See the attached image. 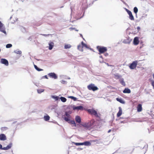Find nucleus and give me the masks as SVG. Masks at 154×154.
<instances>
[{"label": "nucleus", "mask_w": 154, "mask_h": 154, "mask_svg": "<svg viewBox=\"0 0 154 154\" xmlns=\"http://www.w3.org/2000/svg\"><path fill=\"white\" fill-rule=\"evenodd\" d=\"M97 48L99 52V54L103 53L106 52L107 50V48L105 47L98 46L97 47Z\"/></svg>", "instance_id": "obj_1"}, {"label": "nucleus", "mask_w": 154, "mask_h": 154, "mask_svg": "<svg viewBox=\"0 0 154 154\" xmlns=\"http://www.w3.org/2000/svg\"><path fill=\"white\" fill-rule=\"evenodd\" d=\"M88 112L90 114L94 115L97 117H100V116L97 113V112L93 109H89L87 110Z\"/></svg>", "instance_id": "obj_2"}, {"label": "nucleus", "mask_w": 154, "mask_h": 154, "mask_svg": "<svg viewBox=\"0 0 154 154\" xmlns=\"http://www.w3.org/2000/svg\"><path fill=\"white\" fill-rule=\"evenodd\" d=\"M88 88L90 90H92L93 91H95L97 90L98 89V88L95 86L94 85L92 84H91L88 86Z\"/></svg>", "instance_id": "obj_3"}, {"label": "nucleus", "mask_w": 154, "mask_h": 154, "mask_svg": "<svg viewBox=\"0 0 154 154\" xmlns=\"http://www.w3.org/2000/svg\"><path fill=\"white\" fill-rule=\"evenodd\" d=\"M137 60L133 62L129 66L130 68L131 69H134L135 68L137 64Z\"/></svg>", "instance_id": "obj_4"}, {"label": "nucleus", "mask_w": 154, "mask_h": 154, "mask_svg": "<svg viewBox=\"0 0 154 154\" xmlns=\"http://www.w3.org/2000/svg\"><path fill=\"white\" fill-rule=\"evenodd\" d=\"M0 31L5 34H6V32L5 30V27L4 26V24L0 21Z\"/></svg>", "instance_id": "obj_5"}, {"label": "nucleus", "mask_w": 154, "mask_h": 154, "mask_svg": "<svg viewBox=\"0 0 154 154\" xmlns=\"http://www.w3.org/2000/svg\"><path fill=\"white\" fill-rule=\"evenodd\" d=\"M12 146V143H10L6 147H4L2 148V145L0 144V149H3L4 150H8L11 148Z\"/></svg>", "instance_id": "obj_6"}, {"label": "nucleus", "mask_w": 154, "mask_h": 154, "mask_svg": "<svg viewBox=\"0 0 154 154\" xmlns=\"http://www.w3.org/2000/svg\"><path fill=\"white\" fill-rule=\"evenodd\" d=\"M126 11L128 13V14L129 15V18L131 20H134V16L132 14V12L131 11L128 9L126 10Z\"/></svg>", "instance_id": "obj_7"}, {"label": "nucleus", "mask_w": 154, "mask_h": 154, "mask_svg": "<svg viewBox=\"0 0 154 154\" xmlns=\"http://www.w3.org/2000/svg\"><path fill=\"white\" fill-rule=\"evenodd\" d=\"M48 75L50 78L56 79L57 78V76L54 72H51L48 74Z\"/></svg>", "instance_id": "obj_8"}, {"label": "nucleus", "mask_w": 154, "mask_h": 154, "mask_svg": "<svg viewBox=\"0 0 154 154\" xmlns=\"http://www.w3.org/2000/svg\"><path fill=\"white\" fill-rule=\"evenodd\" d=\"M0 62L1 63L4 64L6 66H8L9 65L8 62V60L4 58L1 59Z\"/></svg>", "instance_id": "obj_9"}, {"label": "nucleus", "mask_w": 154, "mask_h": 154, "mask_svg": "<svg viewBox=\"0 0 154 154\" xmlns=\"http://www.w3.org/2000/svg\"><path fill=\"white\" fill-rule=\"evenodd\" d=\"M90 128H93L95 126V121L94 120L92 119L91 120L90 122H88Z\"/></svg>", "instance_id": "obj_10"}, {"label": "nucleus", "mask_w": 154, "mask_h": 154, "mask_svg": "<svg viewBox=\"0 0 154 154\" xmlns=\"http://www.w3.org/2000/svg\"><path fill=\"white\" fill-rule=\"evenodd\" d=\"M139 38L137 37H135L134 39L133 44L135 45H137L139 44Z\"/></svg>", "instance_id": "obj_11"}, {"label": "nucleus", "mask_w": 154, "mask_h": 154, "mask_svg": "<svg viewBox=\"0 0 154 154\" xmlns=\"http://www.w3.org/2000/svg\"><path fill=\"white\" fill-rule=\"evenodd\" d=\"M6 139V137L5 135L4 134H0V140H5Z\"/></svg>", "instance_id": "obj_12"}, {"label": "nucleus", "mask_w": 154, "mask_h": 154, "mask_svg": "<svg viewBox=\"0 0 154 154\" xmlns=\"http://www.w3.org/2000/svg\"><path fill=\"white\" fill-rule=\"evenodd\" d=\"M137 111L138 112H140L142 110V105L141 104H139L137 106Z\"/></svg>", "instance_id": "obj_13"}, {"label": "nucleus", "mask_w": 154, "mask_h": 154, "mask_svg": "<svg viewBox=\"0 0 154 154\" xmlns=\"http://www.w3.org/2000/svg\"><path fill=\"white\" fill-rule=\"evenodd\" d=\"M75 120L76 122L80 123L81 122V119L80 116H77L75 117Z\"/></svg>", "instance_id": "obj_14"}, {"label": "nucleus", "mask_w": 154, "mask_h": 154, "mask_svg": "<svg viewBox=\"0 0 154 154\" xmlns=\"http://www.w3.org/2000/svg\"><path fill=\"white\" fill-rule=\"evenodd\" d=\"M83 108V107L82 106H79L74 107H73V109L74 110L76 109L79 110L82 109Z\"/></svg>", "instance_id": "obj_15"}, {"label": "nucleus", "mask_w": 154, "mask_h": 154, "mask_svg": "<svg viewBox=\"0 0 154 154\" xmlns=\"http://www.w3.org/2000/svg\"><path fill=\"white\" fill-rule=\"evenodd\" d=\"M119 111L117 114V117H119V116H120L122 114V109L120 107H119Z\"/></svg>", "instance_id": "obj_16"}, {"label": "nucleus", "mask_w": 154, "mask_h": 154, "mask_svg": "<svg viewBox=\"0 0 154 154\" xmlns=\"http://www.w3.org/2000/svg\"><path fill=\"white\" fill-rule=\"evenodd\" d=\"M82 126L84 127L87 128H90L89 122L83 124L82 125Z\"/></svg>", "instance_id": "obj_17"}, {"label": "nucleus", "mask_w": 154, "mask_h": 154, "mask_svg": "<svg viewBox=\"0 0 154 154\" xmlns=\"http://www.w3.org/2000/svg\"><path fill=\"white\" fill-rule=\"evenodd\" d=\"M131 42V40H130L129 38H127L124 40L123 41V42L125 44H129Z\"/></svg>", "instance_id": "obj_18"}, {"label": "nucleus", "mask_w": 154, "mask_h": 154, "mask_svg": "<svg viewBox=\"0 0 154 154\" xmlns=\"http://www.w3.org/2000/svg\"><path fill=\"white\" fill-rule=\"evenodd\" d=\"M124 93H130L131 92L130 90L128 88H125L123 91Z\"/></svg>", "instance_id": "obj_19"}, {"label": "nucleus", "mask_w": 154, "mask_h": 154, "mask_svg": "<svg viewBox=\"0 0 154 154\" xmlns=\"http://www.w3.org/2000/svg\"><path fill=\"white\" fill-rule=\"evenodd\" d=\"M83 145L86 146H91V143L90 142L87 141L82 143V145Z\"/></svg>", "instance_id": "obj_20"}, {"label": "nucleus", "mask_w": 154, "mask_h": 154, "mask_svg": "<svg viewBox=\"0 0 154 154\" xmlns=\"http://www.w3.org/2000/svg\"><path fill=\"white\" fill-rule=\"evenodd\" d=\"M119 82L121 84L123 85V86H125V82L124 81V79H119Z\"/></svg>", "instance_id": "obj_21"}, {"label": "nucleus", "mask_w": 154, "mask_h": 154, "mask_svg": "<svg viewBox=\"0 0 154 154\" xmlns=\"http://www.w3.org/2000/svg\"><path fill=\"white\" fill-rule=\"evenodd\" d=\"M49 49L50 50H51L54 46V43L53 42H50L49 44Z\"/></svg>", "instance_id": "obj_22"}, {"label": "nucleus", "mask_w": 154, "mask_h": 154, "mask_svg": "<svg viewBox=\"0 0 154 154\" xmlns=\"http://www.w3.org/2000/svg\"><path fill=\"white\" fill-rule=\"evenodd\" d=\"M116 100L117 101L121 103H125V102L122 99L117 98H116Z\"/></svg>", "instance_id": "obj_23"}, {"label": "nucleus", "mask_w": 154, "mask_h": 154, "mask_svg": "<svg viewBox=\"0 0 154 154\" xmlns=\"http://www.w3.org/2000/svg\"><path fill=\"white\" fill-rule=\"evenodd\" d=\"M69 123H70L71 124L73 125H72L73 126L76 127V125L74 120H70Z\"/></svg>", "instance_id": "obj_24"}, {"label": "nucleus", "mask_w": 154, "mask_h": 154, "mask_svg": "<svg viewBox=\"0 0 154 154\" xmlns=\"http://www.w3.org/2000/svg\"><path fill=\"white\" fill-rule=\"evenodd\" d=\"M44 119L45 121H48L49 120L50 117L49 116H44Z\"/></svg>", "instance_id": "obj_25"}, {"label": "nucleus", "mask_w": 154, "mask_h": 154, "mask_svg": "<svg viewBox=\"0 0 154 154\" xmlns=\"http://www.w3.org/2000/svg\"><path fill=\"white\" fill-rule=\"evenodd\" d=\"M83 46L81 45H79L78 46V49L80 51H83Z\"/></svg>", "instance_id": "obj_26"}, {"label": "nucleus", "mask_w": 154, "mask_h": 154, "mask_svg": "<svg viewBox=\"0 0 154 154\" xmlns=\"http://www.w3.org/2000/svg\"><path fill=\"white\" fill-rule=\"evenodd\" d=\"M60 99L61 101L63 102H65L66 101V99L65 97H60Z\"/></svg>", "instance_id": "obj_27"}, {"label": "nucleus", "mask_w": 154, "mask_h": 154, "mask_svg": "<svg viewBox=\"0 0 154 154\" xmlns=\"http://www.w3.org/2000/svg\"><path fill=\"white\" fill-rule=\"evenodd\" d=\"M71 47V46L69 44H66L64 45V48L65 49L70 48Z\"/></svg>", "instance_id": "obj_28"}, {"label": "nucleus", "mask_w": 154, "mask_h": 154, "mask_svg": "<svg viewBox=\"0 0 154 154\" xmlns=\"http://www.w3.org/2000/svg\"><path fill=\"white\" fill-rule=\"evenodd\" d=\"M34 66L35 69L38 71L43 70L42 69L39 68H38L37 66L35 65H34Z\"/></svg>", "instance_id": "obj_29"}, {"label": "nucleus", "mask_w": 154, "mask_h": 154, "mask_svg": "<svg viewBox=\"0 0 154 154\" xmlns=\"http://www.w3.org/2000/svg\"><path fill=\"white\" fill-rule=\"evenodd\" d=\"M114 76L115 78L116 79H120L121 77V76L118 74L114 75Z\"/></svg>", "instance_id": "obj_30"}, {"label": "nucleus", "mask_w": 154, "mask_h": 154, "mask_svg": "<svg viewBox=\"0 0 154 154\" xmlns=\"http://www.w3.org/2000/svg\"><path fill=\"white\" fill-rule=\"evenodd\" d=\"M69 98H71L72 99L74 100V101H76V100L77 98L76 97H74L72 96H70L68 97Z\"/></svg>", "instance_id": "obj_31"}, {"label": "nucleus", "mask_w": 154, "mask_h": 154, "mask_svg": "<svg viewBox=\"0 0 154 154\" xmlns=\"http://www.w3.org/2000/svg\"><path fill=\"white\" fill-rule=\"evenodd\" d=\"M52 98L56 100H58L59 99V97L58 96H52Z\"/></svg>", "instance_id": "obj_32"}, {"label": "nucleus", "mask_w": 154, "mask_h": 154, "mask_svg": "<svg viewBox=\"0 0 154 154\" xmlns=\"http://www.w3.org/2000/svg\"><path fill=\"white\" fill-rule=\"evenodd\" d=\"M73 143L76 146L82 145V143H75L73 142Z\"/></svg>", "instance_id": "obj_33"}, {"label": "nucleus", "mask_w": 154, "mask_h": 154, "mask_svg": "<svg viewBox=\"0 0 154 154\" xmlns=\"http://www.w3.org/2000/svg\"><path fill=\"white\" fill-rule=\"evenodd\" d=\"M44 91V89H40L37 90V92L38 93H41L42 92H43Z\"/></svg>", "instance_id": "obj_34"}, {"label": "nucleus", "mask_w": 154, "mask_h": 154, "mask_svg": "<svg viewBox=\"0 0 154 154\" xmlns=\"http://www.w3.org/2000/svg\"><path fill=\"white\" fill-rule=\"evenodd\" d=\"M12 47V45L10 44H8L6 45V47L7 48H9Z\"/></svg>", "instance_id": "obj_35"}, {"label": "nucleus", "mask_w": 154, "mask_h": 154, "mask_svg": "<svg viewBox=\"0 0 154 154\" xmlns=\"http://www.w3.org/2000/svg\"><path fill=\"white\" fill-rule=\"evenodd\" d=\"M134 12L136 14L138 11V9L136 7H135L134 8Z\"/></svg>", "instance_id": "obj_36"}, {"label": "nucleus", "mask_w": 154, "mask_h": 154, "mask_svg": "<svg viewBox=\"0 0 154 154\" xmlns=\"http://www.w3.org/2000/svg\"><path fill=\"white\" fill-rule=\"evenodd\" d=\"M81 45L83 46V47H87V45L85 44L83 42H81Z\"/></svg>", "instance_id": "obj_37"}, {"label": "nucleus", "mask_w": 154, "mask_h": 154, "mask_svg": "<svg viewBox=\"0 0 154 154\" xmlns=\"http://www.w3.org/2000/svg\"><path fill=\"white\" fill-rule=\"evenodd\" d=\"M64 119L66 121L68 122L69 123V122L70 121V120L69 119V118L68 117H65Z\"/></svg>", "instance_id": "obj_38"}, {"label": "nucleus", "mask_w": 154, "mask_h": 154, "mask_svg": "<svg viewBox=\"0 0 154 154\" xmlns=\"http://www.w3.org/2000/svg\"><path fill=\"white\" fill-rule=\"evenodd\" d=\"M21 53H22L21 51H17L16 52V53H17V54H21Z\"/></svg>", "instance_id": "obj_39"}, {"label": "nucleus", "mask_w": 154, "mask_h": 154, "mask_svg": "<svg viewBox=\"0 0 154 154\" xmlns=\"http://www.w3.org/2000/svg\"><path fill=\"white\" fill-rule=\"evenodd\" d=\"M152 85V86L153 89H154V81H152L151 83Z\"/></svg>", "instance_id": "obj_40"}, {"label": "nucleus", "mask_w": 154, "mask_h": 154, "mask_svg": "<svg viewBox=\"0 0 154 154\" xmlns=\"http://www.w3.org/2000/svg\"><path fill=\"white\" fill-rule=\"evenodd\" d=\"M65 115L67 117H69V114H68L67 112H66Z\"/></svg>", "instance_id": "obj_41"}, {"label": "nucleus", "mask_w": 154, "mask_h": 154, "mask_svg": "<svg viewBox=\"0 0 154 154\" xmlns=\"http://www.w3.org/2000/svg\"><path fill=\"white\" fill-rule=\"evenodd\" d=\"M41 35L44 36H47L49 35V34L46 35V34H41Z\"/></svg>", "instance_id": "obj_42"}, {"label": "nucleus", "mask_w": 154, "mask_h": 154, "mask_svg": "<svg viewBox=\"0 0 154 154\" xmlns=\"http://www.w3.org/2000/svg\"><path fill=\"white\" fill-rule=\"evenodd\" d=\"M2 128L4 129H8V128L7 127H4Z\"/></svg>", "instance_id": "obj_43"}, {"label": "nucleus", "mask_w": 154, "mask_h": 154, "mask_svg": "<svg viewBox=\"0 0 154 154\" xmlns=\"http://www.w3.org/2000/svg\"><path fill=\"white\" fill-rule=\"evenodd\" d=\"M44 77L45 78V79H48V77H47V75H45L44 76Z\"/></svg>", "instance_id": "obj_44"}, {"label": "nucleus", "mask_w": 154, "mask_h": 154, "mask_svg": "<svg viewBox=\"0 0 154 154\" xmlns=\"http://www.w3.org/2000/svg\"><path fill=\"white\" fill-rule=\"evenodd\" d=\"M111 129L109 130L108 131V133H109L110 132H111Z\"/></svg>", "instance_id": "obj_45"}, {"label": "nucleus", "mask_w": 154, "mask_h": 154, "mask_svg": "<svg viewBox=\"0 0 154 154\" xmlns=\"http://www.w3.org/2000/svg\"><path fill=\"white\" fill-rule=\"evenodd\" d=\"M137 29H138V30H140V27H137Z\"/></svg>", "instance_id": "obj_46"}, {"label": "nucleus", "mask_w": 154, "mask_h": 154, "mask_svg": "<svg viewBox=\"0 0 154 154\" xmlns=\"http://www.w3.org/2000/svg\"><path fill=\"white\" fill-rule=\"evenodd\" d=\"M152 76H153V78L154 79V73L153 74Z\"/></svg>", "instance_id": "obj_47"}, {"label": "nucleus", "mask_w": 154, "mask_h": 154, "mask_svg": "<svg viewBox=\"0 0 154 154\" xmlns=\"http://www.w3.org/2000/svg\"><path fill=\"white\" fill-rule=\"evenodd\" d=\"M92 142H96V141L95 140H93L92 141Z\"/></svg>", "instance_id": "obj_48"}, {"label": "nucleus", "mask_w": 154, "mask_h": 154, "mask_svg": "<svg viewBox=\"0 0 154 154\" xmlns=\"http://www.w3.org/2000/svg\"><path fill=\"white\" fill-rule=\"evenodd\" d=\"M106 55H108V54L107 53H106Z\"/></svg>", "instance_id": "obj_49"}, {"label": "nucleus", "mask_w": 154, "mask_h": 154, "mask_svg": "<svg viewBox=\"0 0 154 154\" xmlns=\"http://www.w3.org/2000/svg\"><path fill=\"white\" fill-rule=\"evenodd\" d=\"M41 24H39V25H38V26H39V25H40Z\"/></svg>", "instance_id": "obj_50"}, {"label": "nucleus", "mask_w": 154, "mask_h": 154, "mask_svg": "<svg viewBox=\"0 0 154 154\" xmlns=\"http://www.w3.org/2000/svg\"><path fill=\"white\" fill-rule=\"evenodd\" d=\"M81 36H82V35H81Z\"/></svg>", "instance_id": "obj_51"}, {"label": "nucleus", "mask_w": 154, "mask_h": 154, "mask_svg": "<svg viewBox=\"0 0 154 154\" xmlns=\"http://www.w3.org/2000/svg\"><path fill=\"white\" fill-rule=\"evenodd\" d=\"M99 114V115L100 116V114Z\"/></svg>", "instance_id": "obj_52"}]
</instances>
